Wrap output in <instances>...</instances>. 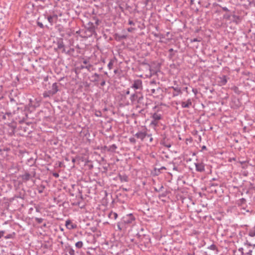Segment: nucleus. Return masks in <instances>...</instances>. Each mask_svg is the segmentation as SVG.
<instances>
[{"label": "nucleus", "mask_w": 255, "mask_h": 255, "mask_svg": "<svg viewBox=\"0 0 255 255\" xmlns=\"http://www.w3.org/2000/svg\"><path fill=\"white\" fill-rule=\"evenodd\" d=\"M44 88L46 90L43 94L44 98L50 97L55 95L58 92L61 91L62 84L60 83L55 82L50 86L49 83L44 84Z\"/></svg>", "instance_id": "nucleus-1"}, {"label": "nucleus", "mask_w": 255, "mask_h": 255, "mask_svg": "<svg viewBox=\"0 0 255 255\" xmlns=\"http://www.w3.org/2000/svg\"><path fill=\"white\" fill-rule=\"evenodd\" d=\"M36 170L35 166H32L30 168H24L22 174L19 176L18 178L23 182L33 180L36 177Z\"/></svg>", "instance_id": "nucleus-2"}, {"label": "nucleus", "mask_w": 255, "mask_h": 255, "mask_svg": "<svg viewBox=\"0 0 255 255\" xmlns=\"http://www.w3.org/2000/svg\"><path fill=\"white\" fill-rule=\"evenodd\" d=\"M134 220L135 218L131 214L124 216L117 224L118 230L120 231L126 230L132 223Z\"/></svg>", "instance_id": "nucleus-3"}, {"label": "nucleus", "mask_w": 255, "mask_h": 255, "mask_svg": "<svg viewBox=\"0 0 255 255\" xmlns=\"http://www.w3.org/2000/svg\"><path fill=\"white\" fill-rule=\"evenodd\" d=\"M13 114L15 115V120L19 123L25 122L28 118L26 107H24L23 108L17 107V111H14Z\"/></svg>", "instance_id": "nucleus-4"}, {"label": "nucleus", "mask_w": 255, "mask_h": 255, "mask_svg": "<svg viewBox=\"0 0 255 255\" xmlns=\"http://www.w3.org/2000/svg\"><path fill=\"white\" fill-rule=\"evenodd\" d=\"M111 196L114 202H119L121 203H125L129 199L126 192H112Z\"/></svg>", "instance_id": "nucleus-5"}, {"label": "nucleus", "mask_w": 255, "mask_h": 255, "mask_svg": "<svg viewBox=\"0 0 255 255\" xmlns=\"http://www.w3.org/2000/svg\"><path fill=\"white\" fill-rule=\"evenodd\" d=\"M85 28L86 30L84 31V33L85 34V35L84 36L90 37L94 33H95L96 27L95 25H94V22L91 21L89 22L86 24Z\"/></svg>", "instance_id": "nucleus-6"}, {"label": "nucleus", "mask_w": 255, "mask_h": 255, "mask_svg": "<svg viewBox=\"0 0 255 255\" xmlns=\"http://www.w3.org/2000/svg\"><path fill=\"white\" fill-rule=\"evenodd\" d=\"M152 121L150 123V126H151L155 130L156 127L159 126V120L162 119L161 114L157 113H154L151 117Z\"/></svg>", "instance_id": "nucleus-7"}, {"label": "nucleus", "mask_w": 255, "mask_h": 255, "mask_svg": "<svg viewBox=\"0 0 255 255\" xmlns=\"http://www.w3.org/2000/svg\"><path fill=\"white\" fill-rule=\"evenodd\" d=\"M161 139L160 140V144L163 146L169 148L171 146V144L170 142V140L167 137V134L165 132L161 134Z\"/></svg>", "instance_id": "nucleus-8"}, {"label": "nucleus", "mask_w": 255, "mask_h": 255, "mask_svg": "<svg viewBox=\"0 0 255 255\" xmlns=\"http://www.w3.org/2000/svg\"><path fill=\"white\" fill-rule=\"evenodd\" d=\"M44 17L46 18L48 22L50 23L51 25H52L53 23H56L58 19V15L53 12L52 14H44Z\"/></svg>", "instance_id": "nucleus-9"}, {"label": "nucleus", "mask_w": 255, "mask_h": 255, "mask_svg": "<svg viewBox=\"0 0 255 255\" xmlns=\"http://www.w3.org/2000/svg\"><path fill=\"white\" fill-rule=\"evenodd\" d=\"M147 135V129L144 128L142 130L138 131L135 134L134 136L141 140V141L146 140Z\"/></svg>", "instance_id": "nucleus-10"}, {"label": "nucleus", "mask_w": 255, "mask_h": 255, "mask_svg": "<svg viewBox=\"0 0 255 255\" xmlns=\"http://www.w3.org/2000/svg\"><path fill=\"white\" fill-rule=\"evenodd\" d=\"M242 19V16L238 14V12L236 10L232 12V21L235 22L236 24L239 23Z\"/></svg>", "instance_id": "nucleus-11"}, {"label": "nucleus", "mask_w": 255, "mask_h": 255, "mask_svg": "<svg viewBox=\"0 0 255 255\" xmlns=\"http://www.w3.org/2000/svg\"><path fill=\"white\" fill-rule=\"evenodd\" d=\"M40 101L36 98L30 99L28 106L32 108V110H34L36 108L40 106Z\"/></svg>", "instance_id": "nucleus-12"}, {"label": "nucleus", "mask_w": 255, "mask_h": 255, "mask_svg": "<svg viewBox=\"0 0 255 255\" xmlns=\"http://www.w3.org/2000/svg\"><path fill=\"white\" fill-rule=\"evenodd\" d=\"M150 90L151 92V94L153 95L154 97H159V96L162 95L163 92L162 89L159 86H156L155 88H151Z\"/></svg>", "instance_id": "nucleus-13"}, {"label": "nucleus", "mask_w": 255, "mask_h": 255, "mask_svg": "<svg viewBox=\"0 0 255 255\" xmlns=\"http://www.w3.org/2000/svg\"><path fill=\"white\" fill-rule=\"evenodd\" d=\"M102 74H99L97 73H94L91 76V81L94 83L95 85H98L100 82V79H101Z\"/></svg>", "instance_id": "nucleus-14"}, {"label": "nucleus", "mask_w": 255, "mask_h": 255, "mask_svg": "<svg viewBox=\"0 0 255 255\" xmlns=\"http://www.w3.org/2000/svg\"><path fill=\"white\" fill-rule=\"evenodd\" d=\"M134 90H140L142 89V81L140 79H136L134 80L133 83L130 87Z\"/></svg>", "instance_id": "nucleus-15"}, {"label": "nucleus", "mask_w": 255, "mask_h": 255, "mask_svg": "<svg viewBox=\"0 0 255 255\" xmlns=\"http://www.w3.org/2000/svg\"><path fill=\"white\" fill-rule=\"evenodd\" d=\"M89 61L86 59H85L83 61V63L85 64L81 65L80 66V69H86L88 71L90 72L93 70V65L89 63Z\"/></svg>", "instance_id": "nucleus-16"}, {"label": "nucleus", "mask_w": 255, "mask_h": 255, "mask_svg": "<svg viewBox=\"0 0 255 255\" xmlns=\"http://www.w3.org/2000/svg\"><path fill=\"white\" fill-rule=\"evenodd\" d=\"M140 95V93L135 92L134 93L132 94L129 98L131 105H134L137 103L138 100V97Z\"/></svg>", "instance_id": "nucleus-17"}, {"label": "nucleus", "mask_w": 255, "mask_h": 255, "mask_svg": "<svg viewBox=\"0 0 255 255\" xmlns=\"http://www.w3.org/2000/svg\"><path fill=\"white\" fill-rule=\"evenodd\" d=\"M228 78L227 76L226 75H223L222 76H219L218 77V82L219 85L222 86H225L228 81Z\"/></svg>", "instance_id": "nucleus-18"}, {"label": "nucleus", "mask_w": 255, "mask_h": 255, "mask_svg": "<svg viewBox=\"0 0 255 255\" xmlns=\"http://www.w3.org/2000/svg\"><path fill=\"white\" fill-rule=\"evenodd\" d=\"M170 88L172 89L174 91L172 93L173 97H176L182 94V88L178 86L176 87L172 86Z\"/></svg>", "instance_id": "nucleus-19"}, {"label": "nucleus", "mask_w": 255, "mask_h": 255, "mask_svg": "<svg viewBox=\"0 0 255 255\" xmlns=\"http://www.w3.org/2000/svg\"><path fill=\"white\" fill-rule=\"evenodd\" d=\"M36 163V160L34 159L33 158L31 157L27 159L26 165H27V167L26 168H30V167H32V166L35 167V170H37V166L35 164Z\"/></svg>", "instance_id": "nucleus-20"}, {"label": "nucleus", "mask_w": 255, "mask_h": 255, "mask_svg": "<svg viewBox=\"0 0 255 255\" xmlns=\"http://www.w3.org/2000/svg\"><path fill=\"white\" fill-rule=\"evenodd\" d=\"M180 104L182 108H190L192 105V100L188 99L186 101H181Z\"/></svg>", "instance_id": "nucleus-21"}, {"label": "nucleus", "mask_w": 255, "mask_h": 255, "mask_svg": "<svg viewBox=\"0 0 255 255\" xmlns=\"http://www.w3.org/2000/svg\"><path fill=\"white\" fill-rule=\"evenodd\" d=\"M82 192H77V195H76V197L78 198V199H81V201L75 202L73 204L75 205H78L80 208H83L84 206V203L83 201V197L81 195Z\"/></svg>", "instance_id": "nucleus-22"}, {"label": "nucleus", "mask_w": 255, "mask_h": 255, "mask_svg": "<svg viewBox=\"0 0 255 255\" xmlns=\"http://www.w3.org/2000/svg\"><path fill=\"white\" fill-rule=\"evenodd\" d=\"M195 165L197 171L202 172L205 171V164L203 162L195 163Z\"/></svg>", "instance_id": "nucleus-23"}, {"label": "nucleus", "mask_w": 255, "mask_h": 255, "mask_svg": "<svg viewBox=\"0 0 255 255\" xmlns=\"http://www.w3.org/2000/svg\"><path fill=\"white\" fill-rule=\"evenodd\" d=\"M56 196V195H55V196L53 198L54 203L58 204V203L62 202L64 200L65 196L64 193L57 195V197Z\"/></svg>", "instance_id": "nucleus-24"}, {"label": "nucleus", "mask_w": 255, "mask_h": 255, "mask_svg": "<svg viewBox=\"0 0 255 255\" xmlns=\"http://www.w3.org/2000/svg\"><path fill=\"white\" fill-rule=\"evenodd\" d=\"M65 226L68 229L72 230L76 228L77 226L76 224H73L72 222L68 220L66 221Z\"/></svg>", "instance_id": "nucleus-25"}, {"label": "nucleus", "mask_w": 255, "mask_h": 255, "mask_svg": "<svg viewBox=\"0 0 255 255\" xmlns=\"http://www.w3.org/2000/svg\"><path fill=\"white\" fill-rule=\"evenodd\" d=\"M57 48L59 49H62V52H65V49L64 48V44L63 43V39L61 38L59 39L57 41Z\"/></svg>", "instance_id": "nucleus-26"}, {"label": "nucleus", "mask_w": 255, "mask_h": 255, "mask_svg": "<svg viewBox=\"0 0 255 255\" xmlns=\"http://www.w3.org/2000/svg\"><path fill=\"white\" fill-rule=\"evenodd\" d=\"M119 178L121 182H128L129 178L128 175L125 173H119L118 175Z\"/></svg>", "instance_id": "nucleus-27"}, {"label": "nucleus", "mask_w": 255, "mask_h": 255, "mask_svg": "<svg viewBox=\"0 0 255 255\" xmlns=\"http://www.w3.org/2000/svg\"><path fill=\"white\" fill-rule=\"evenodd\" d=\"M104 148L106 149L108 151H111L114 152L117 148V146L115 144L109 146H105Z\"/></svg>", "instance_id": "nucleus-28"}, {"label": "nucleus", "mask_w": 255, "mask_h": 255, "mask_svg": "<svg viewBox=\"0 0 255 255\" xmlns=\"http://www.w3.org/2000/svg\"><path fill=\"white\" fill-rule=\"evenodd\" d=\"M115 38L116 40L118 41H120L123 39H126L127 37V35L124 34H119L118 33H115L114 35Z\"/></svg>", "instance_id": "nucleus-29"}, {"label": "nucleus", "mask_w": 255, "mask_h": 255, "mask_svg": "<svg viewBox=\"0 0 255 255\" xmlns=\"http://www.w3.org/2000/svg\"><path fill=\"white\" fill-rule=\"evenodd\" d=\"M244 245L245 246L255 247V238H251L249 240H247Z\"/></svg>", "instance_id": "nucleus-30"}, {"label": "nucleus", "mask_w": 255, "mask_h": 255, "mask_svg": "<svg viewBox=\"0 0 255 255\" xmlns=\"http://www.w3.org/2000/svg\"><path fill=\"white\" fill-rule=\"evenodd\" d=\"M232 12V11L231 10H230V12H227V13L223 15V18L227 20H231Z\"/></svg>", "instance_id": "nucleus-31"}, {"label": "nucleus", "mask_w": 255, "mask_h": 255, "mask_svg": "<svg viewBox=\"0 0 255 255\" xmlns=\"http://www.w3.org/2000/svg\"><path fill=\"white\" fill-rule=\"evenodd\" d=\"M161 173L159 168H154L153 170L151 171V174L153 176H157Z\"/></svg>", "instance_id": "nucleus-32"}, {"label": "nucleus", "mask_w": 255, "mask_h": 255, "mask_svg": "<svg viewBox=\"0 0 255 255\" xmlns=\"http://www.w3.org/2000/svg\"><path fill=\"white\" fill-rule=\"evenodd\" d=\"M109 218L116 220L118 217L117 213L113 212H111L108 215Z\"/></svg>", "instance_id": "nucleus-33"}, {"label": "nucleus", "mask_w": 255, "mask_h": 255, "mask_svg": "<svg viewBox=\"0 0 255 255\" xmlns=\"http://www.w3.org/2000/svg\"><path fill=\"white\" fill-rule=\"evenodd\" d=\"M246 247L245 251L246 253L245 254V255H252V250L250 249L251 246H245Z\"/></svg>", "instance_id": "nucleus-34"}, {"label": "nucleus", "mask_w": 255, "mask_h": 255, "mask_svg": "<svg viewBox=\"0 0 255 255\" xmlns=\"http://www.w3.org/2000/svg\"><path fill=\"white\" fill-rule=\"evenodd\" d=\"M67 251L68 252L70 255H75V251L73 250V249L70 247L68 246L66 247Z\"/></svg>", "instance_id": "nucleus-35"}, {"label": "nucleus", "mask_w": 255, "mask_h": 255, "mask_svg": "<svg viewBox=\"0 0 255 255\" xmlns=\"http://www.w3.org/2000/svg\"><path fill=\"white\" fill-rule=\"evenodd\" d=\"M99 84H100L101 87H104L106 85V80L103 75H102V78L100 79Z\"/></svg>", "instance_id": "nucleus-36"}, {"label": "nucleus", "mask_w": 255, "mask_h": 255, "mask_svg": "<svg viewBox=\"0 0 255 255\" xmlns=\"http://www.w3.org/2000/svg\"><path fill=\"white\" fill-rule=\"evenodd\" d=\"M208 249H209L211 250L215 251L216 252V254H218L219 252V251L217 249V246L214 244H212L211 246H210L209 247H208Z\"/></svg>", "instance_id": "nucleus-37"}, {"label": "nucleus", "mask_w": 255, "mask_h": 255, "mask_svg": "<svg viewBox=\"0 0 255 255\" xmlns=\"http://www.w3.org/2000/svg\"><path fill=\"white\" fill-rule=\"evenodd\" d=\"M83 246V243L82 241H79L75 244V246L78 249H81Z\"/></svg>", "instance_id": "nucleus-38"}, {"label": "nucleus", "mask_w": 255, "mask_h": 255, "mask_svg": "<svg viewBox=\"0 0 255 255\" xmlns=\"http://www.w3.org/2000/svg\"><path fill=\"white\" fill-rule=\"evenodd\" d=\"M143 100V97L140 93V95H139V96L138 97V100H137V103L139 104H142Z\"/></svg>", "instance_id": "nucleus-39"}, {"label": "nucleus", "mask_w": 255, "mask_h": 255, "mask_svg": "<svg viewBox=\"0 0 255 255\" xmlns=\"http://www.w3.org/2000/svg\"><path fill=\"white\" fill-rule=\"evenodd\" d=\"M113 65H114V60H112V59H111L110 62H109V63L108 64V68L110 70L112 69L113 68Z\"/></svg>", "instance_id": "nucleus-40"}, {"label": "nucleus", "mask_w": 255, "mask_h": 255, "mask_svg": "<svg viewBox=\"0 0 255 255\" xmlns=\"http://www.w3.org/2000/svg\"><path fill=\"white\" fill-rule=\"evenodd\" d=\"M74 52V49L71 48L69 50L67 51V52H66V54L70 56H73Z\"/></svg>", "instance_id": "nucleus-41"}, {"label": "nucleus", "mask_w": 255, "mask_h": 255, "mask_svg": "<svg viewBox=\"0 0 255 255\" xmlns=\"http://www.w3.org/2000/svg\"><path fill=\"white\" fill-rule=\"evenodd\" d=\"M106 125L107 126V128L106 129V131H110L111 129L112 128V126L111 124V122H108L107 124H106Z\"/></svg>", "instance_id": "nucleus-42"}, {"label": "nucleus", "mask_w": 255, "mask_h": 255, "mask_svg": "<svg viewBox=\"0 0 255 255\" xmlns=\"http://www.w3.org/2000/svg\"><path fill=\"white\" fill-rule=\"evenodd\" d=\"M148 139L149 142L151 143L153 141V138L152 137L151 134H148L147 133L146 138V139Z\"/></svg>", "instance_id": "nucleus-43"}, {"label": "nucleus", "mask_w": 255, "mask_h": 255, "mask_svg": "<svg viewBox=\"0 0 255 255\" xmlns=\"http://www.w3.org/2000/svg\"><path fill=\"white\" fill-rule=\"evenodd\" d=\"M217 6H218L219 7L222 8V9H223V11H226V12H230V10H229L227 7L226 6H224V7H223L220 4H217Z\"/></svg>", "instance_id": "nucleus-44"}, {"label": "nucleus", "mask_w": 255, "mask_h": 255, "mask_svg": "<svg viewBox=\"0 0 255 255\" xmlns=\"http://www.w3.org/2000/svg\"><path fill=\"white\" fill-rule=\"evenodd\" d=\"M249 236L251 238L255 237V230L250 231L249 232Z\"/></svg>", "instance_id": "nucleus-45"}, {"label": "nucleus", "mask_w": 255, "mask_h": 255, "mask_svg": "<svg viewBox=\"0 0 255 255\" xmlns=\"http://www.w3.org/2000/svg\"><path fill=\"white\" fill-rule=\"evenodd\" d=\"M202 40V38H193V39H191L190 40V42L191 43L192 42H200Z\"/></svg>", "instance_id": "nucleus-46"}, {"label": "nucleus", "mask_w": 255, "mask_h": 255, "mask_svg": "<svg viewBox=\"0 0 255 255\" xmlns=\"http://www.w3.org/2000/svg\"><path fill=\"white\" fill-rule=\"evenodd\" d=\"M93 20L94 21L93 22L95 26H98L99 24V23L100 22V20L97 18H94Z\"/></svg>", "instance_id": "nucleus-47"}, {"label": "nucleus", "mask_w": 255, "mask_h": 255, "mask_svg": "<svg viewBox=\"0 0 255 255\" xmlns=\"http://www.w3.org/2000/svg\"><path fill=\"white\" fill-rule=\"evenodd\" d=\"M86 166L89 169L91 170L93 168V165L90 162H88Z\"/></svg>", "instance_id": "nucleus-48"}, {"label": "nucleus", "mask_w": 255, "mask_h": 255, "mask_svg": "<svg viewBox=\"0 0 255 255\" xmlns=\"http://www.w3.org/2000/svg\"><path fill=\"white\" fill-rule=\"evenodd\" d=\"M35 221L38 224H41L43 221V219L42 218H35Z\"/></svg>", "instance_id": "nucleus-49"}, {"label": "nucleus", "mask_w": 255, "mask_h": 255, "mask_svg": "<svg viewBox=\"0 0 255 255\" xmlns=\"http://www.w3.org/2000/svg\"><path fill=\"white\" fill-rule=\"evenodd\" d=\"M129 141L132 144H135L136 142V139L134 137H130L129 138Z\"/></svg>", "instance_id": "nucleus-50"}, {"label": "nucleus", "mask_w": 255, "mask_h": 255, "mask_svg": "<svg viewBox=\"0 0 255 255\" xmlns=\"http://www.w3.org/2000/svg\"><path fill=\"white\" fill-rule=\"evenodd\" d=\"M107 171H108V167H103V170H101V172H102V174H106Z\"/></svg>", "instance_id": "nucleus-51"}, {"label": "nucleus", "mask_w": 255, "mask_h": 255, "mask_svg": "<svg viewBox=\"0 0 255 255\" xmlns=\"http://www.w3.org/2000/svg\"><path fill=\"white\" fill-rule=\"evenodd\" d=\"M168 193V192H163L162 194H159L158 195V197H159V198H165L167 194Z\"/></svg>", "instance_id": "nucleus-52"}, {"label": "nucleus", "mask_w": 255, "mask_h": 255, "mask_svg": "<svg viewBox=\"0 0 255 255\" xmlns=\"http://www.w3.org/2000/svg\"><path fill=\"white\" fill-rule=\"evenodd\" d=\"M246 200L245 198H242L239 201L238 204L240 205H242L243 204L245 203Z\"/></svg>", "instance_id": "nucleus-53"}, {"label": "nucleus", "mask_w": 255, "mask_h": 255, "mask_svg": "<svg viewBox=\"0 0 255 255\" xmlns=\"http://www.w3.org/2000/svg\"><path fill=\"white\" fill-rule=\"evenodd\" d=\"M37 24L41 28H44V25H43V24H42V22H40L39 21H37Z\"/></svg>", "instance_id": "nucleus-54"}, {"label": "nucleus", "mask_w": 255, "mask_h": 255, "mask_svg": "<svg viewBox=\"0 0 255 255\" xmlns=\"http://www.w3.org/2000/svg\"><path fill=\"white\" fill-rule=\"evenodd\" d=\"M188 87H183V88H182V91H185L186 93H187V94H189V92H188Z\"/></svg>", "instance_id": "nucleus-55"}, {"label": "nucleus", "mask_w": 255, "mask_h": 255, "mask_svg": "<svg viewBox=\"0 0 255 255\" xmlns=\"http://www.w3.org/2000/svg\"><path fill=\"white\" fill-rule=\"evenodd\" d=\"M173 51H174V50H173V48H170V49H169V50H168L169 52V53H170V56L171 57H173V56H174V54L171 53L172 52H173Z\"/></svg>", "instance_id": "nucleus-56"}, {"label": "nucleus", "mask_w": 255, "mask_h": 255, "mask_svg": "<svg viewBox=\"0 0 255 255\" xmlns=\"http://www.w3.org/2000/svg\"><path fill=\"white\" fill-rule=\"evenodd\" d=\"M234 91L235 93L239 94L240 93H239V88L237 87H234Z\"/></svg>", "instance_id": "nucleus-57"}, {"label": "nucleus", "mask_w": 255, "mask_h": 255, "mask_svg": "<svg viewBox=\"0 0 255 255\" xmlns=\"http://www.w3.org/2000/svg\"><path fill=\"white\" fill-rule=\"evenodd\" d=\"M192 92L194 93V95L196 96L198 93V90L196 88H192Z\"/></svg>", "instance_id": "nucleus-58"}, {"label": "nucleus", "mask_w": 255, "mask_h": 255, "mask_svg": "<svg viewBox=\"0 0 255 255\" xmlns=\"http://www.w3.org/2000/svg\"><path fill=\"white\" fill-rule=\"evenodd\" d=\"M245 251V249H244L243 248H241L239 249V251L242 254L244 255V251Z\"/></svg>", "instance_id": "nucleus-59"}, {"label": "nucleus", "mask_w": 255, "mask_h": 255, "mask_svg": "<svg viewBox=\"0 0 255 255\" xmlns=\"http://www.w3.org/2000/svg\"><path fill=\"white\" fill-rule=\"evenodd\" d=\"M35 210L37 212H40V208L39 206H36L35 207Z\"/></svg>", "instance_id": "nucleus-60"}, {"label": "nucleus", "mask_w": 255, "mask_h": 255, "mask_svg": "<svg viewBox=\"0 0 255 255\" xmlns=\"http://www.w3.org/2000/svg\"><path fill=\"white\" fill-rule=\"evenodd\" d=\"M53 176L56 178H58L59 176V175L57 172H54L53 173Z\"/></svg>", "instance_id": "nucleus-61"}, {"label": "nucleus", "mask_w": 255, "mask_h": 255, "mask_svg": "<svg viewBox=\"0 0 255 255\" xmlns=\"http://www.w3.org/2000/svg\"><path fill=\"white\" fill-rule=\"evenodd\" d=\"M4 238L6 239H10V238H12V235L11 234H9V235H8L5 236Z\"/></svg>", "instance_id": "nucleus-62"}, {"label": "nucleus", "mask_w": 255, "mask_h": 255, "mask_svg": "<svg viewBox=\"0 0 255 255\" xmlns=\"http://www.w3.org/2000/svg\"><path fill=\"white\" fill-rule=\"evenodd\" d=\"M128 24L131 25H134L135 23L132 20H128Z\"/></svg>", "instance_id": "nucleus-63"}, {"label": "nucleus", "mask_w": 255, "mask_h": 255, "mask_svg": "<svg viewBox=\"0 0 255 255\" xmlns=\"http://www.w3.org/2000/svg\"><path fill=\"white\" fill-rule=\"evenodd\" d=\"M207 150V147L205 146V145H203L202 147H201V150L202 151H203V150Z\"/></svg>", "instance_id": "nucleus-64"}]
</instances>
